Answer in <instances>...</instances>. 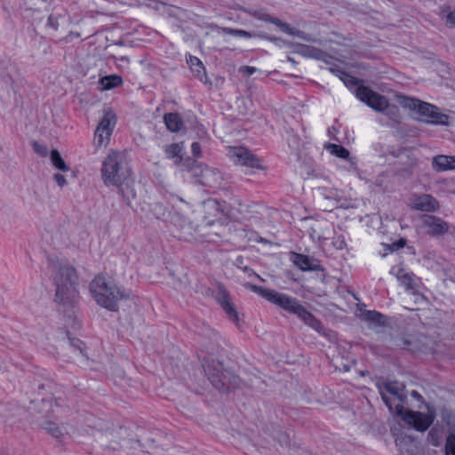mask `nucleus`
Segmentation results:
<instances>
[{"label": "nucleus", "mask_w": 455, "mask_h": 455, "mask_svg": "<svg viewBox=\"0 0 455 455\" xmlns=\"http://www.w3.org/2000/svg\"><path fill=\"white\" fill-rule=\"evenodd\" d=\"M101 175L104 184L116 187L124 201L130 204L136 193L130 185L131 168L126 155L119 151L110 152L102 163Z\"/></svg>", "instance_id": "f257e3e1"}, {"label": "nucleus", "mask_w": 455, "mask_h": 455, "mask_svg": "<svg viewBox=\"0 0 455 455\" xmlns=\"http://www.w3.org/2000/svg\"><path fill=\"white\" fill-rule=\"evenodd\" d=\"M250 287L252 291L258 293L269 302L291 315H297L306 325L319 334L325 335L326 329L322 322L310 313L296 298L254 284L250 285Z\"/></svg>", "instance_id": "f03ea898"}, {"label": "nucleus", "mask_w": 455, "mask_h": 455, "mask_svg": "<svg viewBox=\"0 0 455 455\" xmlns=\"http://www.w3.org/2000/svg\"><path fill=\"white\" fill-rule=\"evenodd\" d=\"M49 269L54 273L55 301L63 306L72 305L77 296L76 269L52 260L49 261Z\"/></svg>", "instance_id": "7ed1b4c3"}, {"label": "nucleus", "mask_w": 455, "mask_h": 455, "mask_svg": "<svg viewBox=\"0 0 455 455\" xmlns=\"http://www.w3.org/2000/svg\"><path fill=\"white\" fill-rule=\"evenodd\" d=\"M90 291L96 302L110 311H117L118 301L129 297L128 293L116 284L107 282L102 275L96 276L91 282Z\"/></svg>", "instance_id": "20e7f679"}, {"label": "nucleus", "mask_w": 455, "mask_h": 455, "mask_svg": "<svg viewBox=\"0 0 455 455\" xmlns=\"http://www.w3.org/2000/svg\"><path fill=\"white\" fill-rule=\"evenodd\" d=\"M401 104L404 108L415 111L419 116V120L422 122L441 125L449 124V116L441 113L435 105L406 96L402 98Z\"/></svg>", "instance_id": "39448f33"}, {"label": "nucleus", "mask_w": 455, "mask_h": 455, "mask_svg": "<svg viewBox=\"0 0 455 455\" xmlns=\"http://www.w3.org/2000/svg\"><path fill=\"white\" fill-rule=\"evenodd\" d=\"M204 371L212 386L220 391H228L239 386L240 378L232 371L224 369L220 361H212L204 366Z\"/></svg>", "instance_id": "423d86ee"}, {"label": "nucleus", "mask_w": 455, "mask_h": 455, "mask_svg": "<svg viewBox=\"0 0 455 455\" xmlns=\"http://www.w3.org/2000/svg\"><path fill=\"white\" fill-rule=\"evenodd\" d=\"M379 394L391 412H395V405L406 402L407 394L403 384L398 381H389L379 387Z\"/></svg>", "instance_id": "0eeeda50"}, {"label": "nucleus", "mask_w": 455, "mask_h": 455, "mask_svg": "<svg viewBox=\"0 0 455 455\" xmlns=\"http://www.w3.org/2000/svg\"><path fill=\"white\" fill-rule=\"evenodd\" d=\"M395 414L401 417L405 423L411 425L416 430L420 432L426 431L434 421L433 415L406 411L402 404L395 405Z\"/></svg>", "instance_id": "6e6552de"}, {"label": "nucleus", "mask_w": 455, "mask_h": 455, "mask_svg": "<svg viewBox=\"0 0 455 455\" xmlns=\"http://www.w3.org/2000/svg\"><path fill=\"white\" fill-rule=\"evenodd\" d=\"M116 123V116L112 111H108L104 114L94 133V139L97 147L108 145Z\"/></svg>", "instance_id": "1a4fd4ad"}, {"label": "nucleus", "mask_w": 455, "mask_h": 455, "mask_svg": "<svg viewBox=\"0 0 455 455\" xmlns=\"http://www.w3.org/2000/svg\"><path fill=\"white\" fill-rule=\"evenodd\" d=\"M355 96L363 102L367 104L370 108L378 112H384L385 108L387 107V99L373 92L367 86H358L355 90Z\"/></svg>", "instance_id": "9d476101"}, {"label": "nucleus", "mask_w": 455, "mask_h": 455, "mask_svg": "<svg viewBox=\"0 0 455 455\" xmlns=\"http://www.w3.org/2000/svg\"><path fill=\"white\" fill-rule=\"evenodd\" d=\"M229 157L235 163L252 169H262L261 160L244 147L230 148Z\"/></svg>", "instance_id": "9b49d317"}, {"label": "nucleus", "mask_w": 455, "mask_h": 455, "mask_svg": "<svg viewBox=\"0 0 455 455\" xmlns=\"http://www.w3.org/2000/svg\"><path fill=\"white\" fill-rule=\"evenodd\" d=\"M422 228L427 235L440 236L450 231L451 225L435 215L425 214L421 217Z\"/></svg>", "instance_id": "f8f14e48"}, {"label": "nucleus", "mask_w": 455, "mask_h": 455, "mask_svg": "<svg viewBox=\"0 0 455 455\" xmlns=\"http://www.w3.org/2000/svg\"><path fill=\"white\" fill-rule=\"evenodd\" d=\"M213 297L220 305L230 320L233 322L238 321V315L234 305L230 301L229 292L227 291L223 284L218 283Z\"/></svg>", "instance_id": "ddd939ff"}, {"label": "nucleus", "mask_w": 455, "mask_h": 455, "mask_svg": "<svg viewBox=\"0 0 455 455\" xmlns=\"http://www.w3.org/2000/svg\"><path fill=\"white\" fill-rule=\"evenodd\" d=\"M290 259L302 271H318L322 269L319 261L307 255L291 251Z\"/></svg>", "instance_id": "4468645a"}, {"label": "nucleus", "mask_w": 455, "mask_h": 455, "mask_svg": "<svg viewBox=\"0 0 455 455\" xmlns=\"http://www.w3.org/2000/svg\"><path fill=\"white\" fill-rule=\"evenodd\" d=\"M414 208L421 212H435L440 208L439 202L431 195L423 194L416 197Z\"/></svg>", "instance_id": "2eb2a0df"}, {"label": "nucleus", "mask_w": 455, "mask_h": 455, "mask_svg": "<svg viewBox=\"0 0 455 455\" xmlns=\"http://www.w3.org/2000/svg\"><path fill=\"white\" fill-rule=\"evenodd\" d=\"M432 166L436 172L455 170V156H436L433 158Z\"/></svg>", "instance_id": "dca6fc26"}, {"label": "nucleus", "mask_w": 455, "mask_h": 455, "mask_svg": "<svg viewBox=\"0 0 455 455\" xmlns=\"http://www.w3.org/2000/svg\"><path fill=\"white\" fill-rule=\"evenodd\" d=\"M220 172L214 168L207 166V168L204 169L203 179L201 180L200 184L208 188H216L220 184Z\"/></svg>", "instance_id": "f3484780"}, {"label": "nucleus", "mask_w": 455, "mask_h": 455, "mask_svg": "<svg viewBox=\"0 0 455 455\" xmlns=\"http://www.w3.org/2000/svg\"><path fill=\"white\" fill-rule=\"evenodd\" d=\"M164 121L166 128L172 132H179L184 126L182 117L177 112L164 114Z\"/></svg>", "instance_id": "a211bd4d"}, {"label": "nucleus", "mask_w": 455, "mask_h": 455, "mask_svg": "<svg viewBox=\"0 0 455 455\" xmlns=\"http://www.w3.org/2000/svg\"><path fill=\"white\" fill-rule=\"evenodd\" d=\"M182 164L185 168L191 173V175L197 179V181L200 183L203 179V175L204 172V169L207 168V165H204L201 163H197L196 160L188 157L187 158Z\"/></svg>", "instance_id": "6ab92c4d"}, {"label": "nucleus", "mask_w": 455, "mask_h": 455, "mask_svg": "<svg viewBox=\"0 0 455 455\" xmlns=\"http://www.w3.org/2000/svg\"><path fill=\"white\" fill-rule=\"evenodd\" d=\"M300 52L305 57L323 60L326 63L328 62V60L331 58V56L327 54L325 52L310 45H302Z\"/></svg>", "instance_id": "aec40b11"}, {"label": "nucleus", "mask_w": 455, "mask_h": 455, "mask_svg": "<svg viewBox=\"0 0 455 455\" xmlns=\"http://www.w3.org/2000/svg\"><path fill=\"white\" fill-rule=\"evenodd\" d=\"M183 149V143H172L164 147L166 156L172 159L175 164L182 163L181 151Z\"/></svg>", "instance_id": "412c9836"}, {"label": "nucleus", "mask_w": 455, "mask_h": 455, "mask_svg": "<svg viewBox=\"0 0 455 455\" xmlns=\"http://www.w3.org/2000/svg\"><path fill=\"white\" fill-rule=\"evenodd\" d=\"M102 90H111L123 84V78L118 75H109L100 78Z\"/></svg>", "instance_id": "4be33fe9"}, {"label": "nucleus", "mask_w": 455, "mask_h": 455, "mask_svg": "<svg viewBox=\"0 0 455 455\" xmlns=\"http://www.w3.org/2000/svg\"><path fill=\"white\" fill-rule=\"evenodd\" d=\"M392 274H395L397 279L401 282L403 285L406 287L407 290L412 289V278L411 275L407 273L403 268H397L395 271V268L391 270Z\"/></svg>", "instance_id": "5701e85b"}, {"label": "nucleus", "mask_w": 455, "mask_h": 455, "mask_svg": "<svg viewBox=\"0 0 455 455\" xmlns=\"http://www.w3.org/2000/svg\"><path fill=\"white\" fill-rule=\"evenodd\" d=\"M44 429L60 442L63 441L64 433L54 422H46L44 426Z\"/></svg>", "instance_id": "b1692460"}, {"label": "nucleus", "mask_w": 455, "mask_h": 455, "mask_svg": "<svg viewBox=\"0 0 455 455\" xmlns=\"http://www.w3.org/2000/svg\"><path fill=\"white\" fill-rule=\"evenodd\" d=\"M191 69V72L194 74V76L203 84L212 85L211 81L208 79L205 68L203 63H200L199 65L193 67Z\"/></svg>", "instance_id": "393cba45"}, {"label": "nucleus", "mask_w": 455, "mask_h": 455, "mask_svg": "<svg viewBox=\"0 0 455 455\" xmlns=\"http://www.w3.org/2000/svg\"><path fill=\"white\" fill-rule=\"evenodd\" d=\"M331 71L335 73L347 86L356 85L358 84V80L355 77L348 75L338 68H331Z\"/></svg>", "instance_id": "a878e982"}, {"label": "nucleus", "mask_w": 455, "mask_h": 455, "mask_svg": "<svg viewBox=\"0 0 455 455\" xmlns=\"http://www.w3.org/2000/svg\"><path fill=\"white\" fill-rule=\"evenodd\" d=\"M51 160L52 164L59 170L67 172L69 170L68 166L66 164L64 160L62 159L60 152L57 149H52L51 152Z\"/></svg>", "instance_id": "bb28decb"}, {"label": "nucleus", "mask_w": 455, "mask_h": 455, "mask_svg": "<svg viewBox=\"0 0 455 455\" xmlns=\"http://www.w3.org/2000/svg\"><path fill=\"white\" fill-rule=\"evenodd\" d=\"M327 148L330 150V152L342 159H347L349 157V151L345 148L344 147L337 144H329Z\"/></svg>", "instance_id": "cd10ccee"}, {"label": "nucleus", "mask_w": 455, "mask_h": 455, "mask_svg": "<svg viewBox=\"0 0 455 455\" xmlns=\"http://www.w3.org/2000/svg\"><path fill=\"white\" fill-rule=\"evenodd\" d=\"M366 319L378 325H384L386 323L385 315L377 311H368L366 313Z\"/></svg>", "instance_id": "c85d7f7f"}, {"label": "nucleus", "mask_w": 455, "mask_h": 455, "mask_svg": "<svg viewBox=\"0 0 455 455\" xmlns=\"http://www.w3.org/2000/svg\"><path fill=\"white\" fill-rule=\"evenodd\" d=\"M391 348L393 349H405L408 346L411 345V341L403 337H397L395 339H391Z\"/></svg>", "instance_id": "c756f323"}, {"label": "nucleus", "mask_w": 455, "mask_h": 455, "mask_svg": "<svg viewBox=\"0 0 455 455\" xmlns=\"http://www.w3.org/2000/svg\"><path fill=\"white\" fill-rule=\"evenodd\" d=\"M444 450L445 455H455V432L447 436Z\"/></svg>", "instance_id": "7c9ffc66"}, {"label": "nucleus", "mask_w": 455, "mask_h": 455, "mask_svg": "<svg viewBox=\"0 0 455 455\" xmlns=\"http://www.w3.org/2000/svg\"><path fill=\"white\" fill-rule=\"evenodd\" d=\"M383 113L388 116L394 121H398L400 116L398 107L395 105H390L389 102L387 103V107L385 108Z\"/></svg>", "instance_id": "2f4dec72"}, {"label": "nucleus", "mask_w": 455, "mask_h": 455, "mask_svg": "<svg viewBox=\"0 0 455 455\" xmlns=\"http://www.w3.org/2000/svg\"><path fill=\"white\" fill-rule=\"evenodd\" d=\"M286 34L297 36V37L303 39L305 41H307V42L312 41V38L309 35H307L304 31L296 29L294 28H291V26L289 27L288 31H286Z\"/></svg>", "instance_id": "473e14b6"}, {"label": "nucleus", "mask_w": 455, "mask_h": 455, "mask_svg": "<svg viewBox=\"0 0 455 455\" xmlns=\"http://www.w3.org/2000/svg\"><path fill=\"white\" fill-rule=\"evenodd\" d=\"M225 33L235 36H242L250 38L251 37V34L248 31L243 29H234V28H224Z\"/></svg>", "instance_id": "72a5a7b5"}, {"label": "nucleus", "mask_w": 455, "mask_h": 455, "mask_svg": "<svg viewBox=\"0 0 455 455\" xmlns=\"http://www.w3.org/2000/svg\"><path fill=\"white\" fill-rule=\"evenodd\" d=\"M267 22L275 24L283 32L286 33L288 31L290 25L288 23H285L282 21L280 19L272 17L267 19Z\"/></svg>", "instance_id": "f704fd0d"}, {"label": "nucleus", "mask_w": 455, "mask_h": 455, "mask_svg": "<svg viewBox=\"0 0 455 455\" xmlns=\"http://www.w3.org/2000/svg\"><path fill=\"white\" fill-rule=\"evenodd\" d=\"M332 245L337 250H343L347 247V243L344 235H340L333 238Z\"/></svg>", "instance_id": "c9c22d12"}, {"label": "nucleus", "mask_w": 455, "mask_h": 455, "mask_svg": "<svg viewBox=\"0 0 455 455\" xmlns=\"http://www.w3.org/2000/svg\"><path fill=\"white\" fill-rule=\"evenodd\" d=\"M34 151L41 156H45L48 154L46 146L40 144L37 141H34L32 144Z\"/></svg>", "instance_id": "e433bc0d"}, {"label": "nucleus", "mask_w": 455, "mask_h": 455, "mask_svg": "<svg viewBox=\"0 0 455 455\" xmlns=\"http://www.w3.org/2000/svg\"><path fill=\"white\" fill-rule=\"evenodd\" d=\"M406 244V240L404 238H400L398 241L394 242L390 245H387V248L390 251H397L401 248H403Z\"/></svg>", "instance_id": "4c0bfd02"}, {"label": "nucleus", "mask_w": 455, "mask_h": 455, "mask_svg": "<svg viewBox=\"0 0 455 455\" xmlns=\"http://www.w3.org/2000/svg\"><path fill=\"white\" fill-rule=\"evenodd\" d=\"M321 195L326 199H334L336 192L327 188H320Z\"/></svg>", "instance_id": "58836bf2"}, {"label": "nucleus", "mask_w": 455, "mask_h": 455, "mask_svg": "<svg viewBox=\"0 0 455 455\" xmlns=\"http://www.w3.org/2000/svg\"><path fill=\"white\" fill-rule=\"evenodd\" d=\"M259 36L261 38H264V39H267L268 41H271V42L275 43L278 46H281V43L284 44V40H283L280 37H276V36H268V35H266V34H260Z\"/></svg>", "instance_id": "ea45409f"}, {"label": "nucleus", "mask_w": 455, "mask_h": 455, "mask_svg": "<svg viewBox=\"0 0 455 455\" xmlns=\"http://www.w3.org/2000/svg\"><path fill=\"white\" fill-rule=\"evenodd\" d=\"M69 342L72 347H74L76 349H78L79 351L82 352V350L84 347V344L82 340H80L79 339H76V338H70Z\"/></svg>", "instance_id": "a19ab883"}, {"label": "nucleus", "mask_w": 455, "mask_h": 455, "mask_svg": "<svg viewBox=\"0 0 455 455\" xmlns=\"http://www.w3.org/2000/svg\"><path fill=\"white\" fill-rule=\"evenodd\" d=\"M191 151L194 156H201V145L199 142H193L191 145Z\"/></svg>", "instance_id": "79ce46f5"}, {"label": "nucleus", "mask_w": 455, "mask_h": 455, "mask_svg": "<svg viewBox=\"0 0 455 455\" xmlns=\"http://www.w3.org/2000/svg\"><path fill=\"white\" fill-rule=\"evenodd\" d=\"M47 25L54 28L55 30L59 28L58 18L52 14L48 17Z\"/></svg>", "instance_id": "37998d69"}, {"label": "nucleus", "mask_w": 455, "mask_h": 455, "mask_svg": "<svg viewBox=\"0 0 455 455\" xmlns=\"http://www.w3.org/2000/svg\"><path fill=\"white\" fill-rule=\"evenodd\" d=\"M53 178H54V180L57 182V184L61 188L64 187L67 183V180L62 174L56 173V174H54Z\"/></svg>", "instance_id": "c03bdc74"}, {"label": "nucleus", "mask_w": 455, "mask_h": 455, "mask_svg": "<svg viewBox=\"0 0 455 455\" xmlns=\"http://www.w3.org/2000/svg\"><path fill=\"white\" fill-rule=\"evenodd\" d=\"M187 61L189 64L190 68L199 65L200 63H203L198 58L191 55H189V58L187 60Z\"/></svg>", "instance_id": "a18cd8bd"}, {"label": "nucleus", "mask_w": 455, "mask_h": 455, "mask_svg": "<svg viewBox=\"0 0 455 455\" xmlns=\"http://www.w3.org/2000/svg\"><path fill=\"white\" fill-rule=\"evenodd\" d=\"M241 71L246 74L247 76H251L255 73L256 68L254 67L243 66L241 68Z\"/></svg>", "instance_id": "49530a36"}, {"label": "nucleus", "mask_w": 455, "mask_h": 455, "mask_svg": "<svg viewBox=\"0 0 455 455\" xmlns=\"http://www.w3.org/2000/svg\"><path fill=\"white\" fill-rule=\"evenodd\" d=\"M447 22L455 26V10L448 14Z\"/></svg>", "instance_id": "de8ad7c7"}, {"label": "nucleus", "mask_w": 455, "mask_h": 455, "mask_svg": "<svg viewBox=\"0 0 455 455\" xmlns=\"http://www.w3.org/2000/svg\"><path fill=\"white\" fill-rule=\"evenodd\" d=\"M109 60H112L113 61H116V60H120V61H124V62H129V58L126 57V56H122L120 58H117L116 56L115 55H110L108 57Z\"/></svg>", "instance_id": "09e8293b"}, {"label": "nucleus", "mask_w": 455, "mask_h": 455, "mask_svg": "<svg viewBox=\"0 0 455 455\" xmlns=\"http://www.w3.org/2000/svg\"><path fill=\"white\" fill-rule=\"evenodd\" d=\"M411 395L419 401L423 399L422 395L416 390L411 391Z\"/></svg>", "instance_id": "8fccbe9b"}, {"label": "nucleus", "mask_w": 455, "mask_h": 455, "mask_svg": "<svg viewBox=\"0 0 455 455\" xmlns=\"http://www.w3.org/2000/svg\"><path fill=\"white\" fill-rule=\"evenodd\" d=\"M402 440L404 441V440H408L409 442H411V439L410 437H403V438H396L395 439V443L396 445H399L401 443H402Z\"/></svg>", "instance_id": "3c124183"}, {"label": "nucleus", "mask_w": 455, "mask_h": 455, "mask_svg": "<svg viewBox=\"0 0 455 455\" xmlns=\"http://www.w3.org/2000/svg\"><path fill=\"white\" fill-rule=\"evenodd\" d=\"M272 18L269 14L264 13L259 17V20L267 22V19Z\"/></svg>", "instance_id": "603ef678"}, {"label": "nucleus", "mask_w": 455, "mask_h": 455, "mask_svg": "<svg viewBox=\"0 0 455 455\" xmlns=\"http://www.w3.org/2000/svg\"><path fill=\"white\" fill-rule=\"evenodd\" d=\"M287 60L289 62H291L294 66L297 64L296 60L293 58L290 57V56L287 57Z\"/></svg>", "instance_id": "864d4df0"}, {"label": "nucleus", "mask_w": 455, "mask_h": 455, "mask_svg": "<svg viewBox=\"0 0 455 455\" xmlns=\"http://www.w3.org/2000/svg\"><path fill=\"white\" fill-rule=\"evenodd\" d=\"M331 131H336V129L334 127L329 128L328 129V132H329L330 135L331 133Z\"/></svg>", "instance_id": "5fc2aeb1"}, {"label": "nucleus", "mask_w": 455, "mask_h": 455, "mask_svg": "<svg viewBox=\"0 0 455 455\" xmlns=\"http://www.w3.org/2000/svg\"><path fill=\"white\" fill-rule=\"evenodd\" d=\"M238 261L243 262V258H242V257H238V258L236 259V262H238Z\"/></svg>", "instance_id": "6e6d98bb"}, {"label": "nucleus", "mask_w": 455, "mask_h": 455, "mask_svg": "<svg viewBox=\"0 0 455 455\" xmlns=\"http://www.w3.org/2000/svg\"><path fill=\"white\" fill-rule=\"evenodd\" d=\"M287 439H288V435H284V441L286 442V441H287Z\"/></svg>", "instance_id": "4d7b16f0"}, {"label": "nucleus", "mask_w": 455, "mask_h": 455, "mask_svg": "<svg viewBox=\"0 0 455 455\" xmlns=\"http://www.w3.org/2000/svg\"><path fill=\"white\" fill-rule=\"evenodd\" d=\"M116 44L122 45L123 43L121 41H119L118 43H116Z\"/></svg>", "instance_id": "13d9d810"}]
</instances>
